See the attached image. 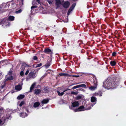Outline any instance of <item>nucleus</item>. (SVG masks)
I'll list each match as a JSON object with an SVG mask.
<instances>
[{"label":"nucleus","instance_id":"nucleus-1","mask_svg":"<svg viewBox=\"0 0 126 126\" xmlns=\"http://www.w3.org/2000/svg\"><path fill=\"white\" fill-rule=\"evenodd\" d=\"M117 85V84L115 83L111 78H109L104 82L103 86L108 89H114L115 88Z\"/></svg>","mask_w":126,"mask_h":126},{"label":"nucleus","instance_id":"nucleus-2","mask_svg":"<svg viewBox=\"0 0 126 126\" xmlns=\"http://www.w3.org/2000/svg\"><path fill=\"white\" fill-rule=\"evenodd\" d=\"M36 73L34 71H32L30 72L28 75L30 78L34 79L36 77Z\"/></svg>","mask_w":126,"mask_h":126},{"label":"nucleus","instance_id":"nucleus-3","mask_svg":"<svg viewBox=\"0 0 126 126\" xmlns=\"http://www.w3.org/2000/svg\"><path fill=\"white\" fill-rule=\"evenodd\" d=\"M79 103L78 101H75L72 103V106L70 107V108L71 109L74 110L73 107H78L79 106Z\"/></svg>","mask_w":126,"mask_h":126},{"label":"nucleus","instance_id":"nucleus-4","mask_svg":"<svg viewBox=\"0 0 126 126\" xmlns=\"http://www.w3.org/2000/svg\"><path fill=\"white\" fill-rule=\"evenodd\" d=\"M85 110L84 106H80L78 108L74 110L75 112H77L84 111Z\"/></svg>","mask_w":126,"mask_h":126},{"label":"nucleus","instance_id":"nucleus-5","mask_svg":"<svg viewBox=\"0 0 126 126\" xmlns=\"http://www.w3.org/2000/svg\"><path fill=\"white\" fill-rule=\"evenodd\" d=\"M76 4L75 3H73L71 7H70L69 10H68V13L67 14L69 15L70 13L71 12V11L73 10L74 8L76 6Z\"/></svg>","mask_w":126,"mask_h":126},{"label":"nucleus","instance_id":"nucleus-6","mask_svg":"<svg viewBox=\"0 0 126 126\" xmlns=\"http://www.w3.org/2000/svg\"><path fill=\"white\" fill-rule=\"evenodd\" d=\"M6 119L5 117L4 116L2 117L0 119V125H3L5 123Z\"/></svg>","mask_w":126,"mask_h":126},{"label":"nucleus","instance_id":"nucleus-7","mask_svg":"<svg viewBox=\"0 0 126 126\" xmlns=\"http://www.w3.org/2000/svg\"><path fill=\"white\" fill-rule=\"evenodd\" d=\"M70 5V3L69 2H65L63 4V7L65 8H67Z\"/></svg>","mask_w":126,"mask_h":126},{"label":"nucleus","instance_id":"nucleus-8","mask_svg":"<svg viewBox=\"0 0 126 126\" xmlns=\"http://www.w3.org/2000/svg\"><path fill=\"white\" fill-rule=\"evenodd\" d=\"M56 4L57 6V9L59 7L60 5L61 4V2L60 0H56Z\"/></svg>","mask_w":126,"mask_h":126},{"label":"nucleus","instance_id":"nucleus-9","mask_svg":"<svg viewBox=\"0 0 126 126\" xmlns=\"http://www.w3.org/2000/svg\"><path fill=\"white\" fill-rule=\"evenodd\" d=\"M36 84V83L34 82L33 83L32 85L30 88V91L29 92H31L32 91V90L34 88Z\"/></svg>","mask_w":126,"mask_h":126},{"label":"nucleus","instance_id":"nucleus-10","mask_svg":"<svg viewBox=\"0 0 126 126\" xmlns=\"http://www.w3.org/2000/svg\"><path fill=\"white\" fill-rule=\"evenodd\" d=\"M41 92V90L40 89H36L35 90L34 94H40Z\"/></svg>","mask_w":126,"mask_h":126},{"label":"nucleus","instance_id":"nucleus-11","mask_svg":"<svg viewBox=\"0 0 126 126\" xmlns=\"http://www.w3.org/2000/svg\"><path fill=\"white\" fill-rule=\"evenodd\" d=\"M91 101L93 102H95V104L96 103V98L94 96H92L91 98Z\"/></svg>","mask_w":126,"mask_h":126},{"label":"nucleus","instance_id":"nucleus-12","mask_svg":"<svg viewBox=\"0 0 126 126\" xmlns=\"http://www.w3.org/2000/svg\"><path fill=\"white\" fill-rule=\"evenodd\" d=\"M25 97L24 94H20L17 97V99L18 100H20L23 99Z\"/></svg>","mask_w":126,"mask_h":126},{"label":"nucleus","instance_id":"nucleus-13","mask_svg":"<svg viewBox=\"0 0 126 126\" xmlns=\"http://www.w3.org/2000/svg\"><path fill=\"white\" fill-rule=\"evenodd\" d=\"M97 88V86L95 85V86H91L89 88V90L93 91L96 89Z\"/></svg>","mask_w":126,"mask_h":126},{"label":"nucleus","instance_id":"nucleus-14","mask_svg":"<svg viewBox=\"0 0 126 126\" xmlns=\"http://www.w3.org/2000/svg\"><path fill=\"white\" fill-rule=\"evenodd\" d=\"M15 89L18 91L20 90L21 89V87L20 85H18L15 87Z\"/></svg>","mask_w":126,"mask_h":126},{"label":"nucleus","instance_id":"nucleus-15","mask_svg":"<svg viewBox=\"0 0 126 126\" xmlns=\"http://www.w3.org/2000/svg\"><path fill=\"white\" fill-rule=\"evenodd\" d=\"M13 79V77L12 76H10L7 78L6 80H4V82H5L6 81H7L8 80H11Z\"/></svg>","mask_w":126,"mask_h":126},{"label":"nucleus","instance_id":"nucleus-16","mask_svg":"<svg viewBox=\"0 0 126 126\" xmlns=\"http://www.w3.org/2000/svg\"><path fill=\"white\" fill-rule=\"evenodd\" d=\"M40 105L39 102H35L33 105V107L35 108H36L38 107Z\"/></svg>","mask_w":126,"mask_h":126},{"label":"nucleus","instance_id":"nucleus-17","mask_svg":"<svg viewBox=\"0 0 126 126\" xmlns=\"http://www.w3.org/2000/svg\"><path fill=\"white\" fill-rule=\"evenodd\" d=\"M27 116V114L26 113H22L20 114V116L22 118H24Z\"/></svg>","mask_w":126,"mask_h":126},{"label":"nucleus","instance_id":"nucleus-18","mask_svg":"<svg viewBox=\"0 0 126 126\" xmlns=\"http://www.w3.org/2000/svg\"><path fill=\"white\" fill-rule=\"evenodd\" d=\"M49 102V100L47 99H45L43 100L42 102V104H45Z\"/></svg>","mask_w":126,"mask_h":126},{"label":"nucleus","instance_id":"nucleus-19","mask_svg":"<svg viewBox=\"0 0 126 126\" xmlns=\"http://www.w3.org/2000/svg\"><path fill=\"white\" fill-rule=\"evenodd\" d=\"M44 51L45 53H48L51 52V51L50 49L47 48L45 49Z\"/></svg>","mask_w":126,"mask_h":126},{"label":"nucleus","instance_id":"nucleus-20","mask_svg":"<svg viewBox=\"0 0 126 126\" xmlns=\"http://www.w3.org/2000/svg\"><path fill=\"white\" fill-rule=\"evenodd\" d=\"M14 17L13 16H10L8 17V20H9L12 21L14 20Z\"/></svg>","mask_w":126,"mask_h":126},{"label":"nucleus","instance_id":"nucleus-21","mask_svg":"<svg viewBox=\"0 0 126 126\" xmlns=\"http://www.w3.org/2000/svg\"><path fill=\"white\" fill-rule=\"evenodd\" d=\"M110 64L111 66H114L116 65V63L115 61H112L110 62Z\"/></svg>","mask_w":126,"mask_h":126},{"label":"nucleus","instance_id":"nucleus-22","mask_svg":"<svg viewBox=\"0 0 126 126\" xmlns=\"http://www.w3.org/2000/svg\"><path fill=\"white\" fill-rule=\"evenodd\" d=\"M57 92L58 95L59 96H62L64 94V91L61 93H60V92L58 91H57Z\"/></svg>","mask_w":126,"mask_h":126},{"label":"nucleus","instance_id":"nucleus-23","mask_svg":"<svg viewBox=\"0 0 126 126\" xmlns=\"http://www.w3.org/2000/svg\"><path fill=\"white\" fill-rule=\"evenodd\" d=\"M79 88H80L81 87H83L84 88H86V85L85 84H81L80 85H78Z\"/></svg>","mask_w":126,"mask_h":126},{"label":"nucleus","instance_id":"nucleus-24","mask_svg":"<svg viewBox=\"0 0 126 126\" xmlns=\"http://www.w3.org/2000/svg\"><path fill=\"white\" fill-rule=\"evenodd\" d=\"M94 95L95 96L99 95L100 96H102V94L101 92H99V93H95L94 94Z\"/></svg>","mask_w":126,"mask_h":126},{"label":"nucleus","instance_id":"nucleus-25","mask_svg":"<svg viewBox=\"0 0 126 126\" xmlns=\"http://www.w3.org/2000/svg\"><path fill=\"white\" fill-rule=\"evenodd\" d=\"M59 75L61 76H67V74L64 73H59Z\"/></svg>","mask_w":126,"mask_h":126},{"label":"nucleus","instance_id":"nucleus-26","mask_svg":"<svg viewBox=\"0 0 126 126\" xmlns=\"http://www.w3.org/2000/svg\"><path fill=\"white\" fill-rule=\"evenodd\" d=\"M25 104V102L23 101L21 102L20 104L19 105V106L21 107L22 106Z\"/></svg>","mask_w":126,"mask_h":126},{"label":"nucleus","instance_id":"nucleus-27","mask_svg":"<svg viewBox=\"0 0 126 126\" xmlns=\"http://www.w3.org/2000/svg\"><path fill=\"white\" fill-rule=\"evenodd\" d=\"M82 98L81 95H78L76 97V99H80Z\"/></svg>","mask_w":126,"mask_h":126},{"label":"nucleus","instance_id":"nucleus-28","mask_svg":"<svg viewBox=\"0 0 126 126\" xmlns=\"http://www.w3.org/2000/svg\"><path fill=\"white\" fill-rule=\"evenodd\" d=\"M87 106H88L89 107L88 108H86V110H90L91 109V105L90 104H88V105L87 106Z\"/></svg>","mask_w":126,"mask_h":126},{"label":"nucleus","instance_id":"nucleus-29","mask_svg":"<svg viewBox=\"0 0 126 126\" xmlns=\"http://www.w3.org/2000/svg\"><path fill=\"white\" fill-rule=\"evenodd\" d=\"M42 65V64L41 63H40V64H37L36 65V68L38 67H39L41 66Z\"/></svg>","mask_w":126,"mask_h":126},{"label":"nucleus","instance_id":"nucleus-30","mask_svg":"<svg viewBox=\"0 0 126 126\" xmlns=\"http://www.w3.org/2000/svg\"><path fill=\"white\" fill-rule=\"evenodd\" d=\"M20 74L21 76H23L24 75V73L23 72V71H21L20 72Z\"/></svg>","mask_w":126,"mask_h":126},{"label":"nucleus","instance_id":"nucleus-31","mask_svg":"<svg viewBox=\"0 0 126 126\" xmlns=\"http://www.w3.org/2000/svg\"><path fill=\"white\" fill-rule=\"evenodd\" d=\"M22 11V10L20 9L19 10L16 11V13L17 14L19 13H21Z\"/></svg>","mask_w":126,"mask_h":126},{"label":"nucleus","instance_id":"nucleus-32","mask_svg":"<svg viewBox=\"0 0 126 126\" xmlns=\"http://www.w3.org/2000/svg\"><path fill=\"white\" fill-rule=\"evenodd\" d=\"M78 93L76 92H72L71 94H72L74 95H77L78 94Z\"/></svg>","mask_w":126,"mask_h":126},{"label":"nucleus","instance_id":"nucleus-33","mask_svg":"<svg viewBox=\"0 0 126 126\" xmlns=\"http://www.w3.org/2000/svg\"><path fill=\"white\" fill-rule=\"evenodd\" d=\"M79 88L78 86V85H76V86H74V87H73L72 88V89H76L77 88Z\"/></svg>","mask_w":126,"mask_h":126},{"label":"nucleus","instance_id":"nucleus-34","mask_svg":"<svg viewBox=\"0 0 126 126\" xmlns=\"http://www.w3.org/2000/svg\"><path fill=\"white\" fill-rule=\"evenodd\" d=\"M3 108L1 107H0V112H1L3 110Z\"/></svg>","mask_w":126,"mask_h":126},{"label":"nucleus","instance_id":"nucleus-35","mask_svg":"<svg viewBox=\"0 0 126 126\" xmlns=\"http://www.w3.org/2000/svg\"><path fill=\"white\" fill-rule=\"evenodd\" d=\"M37 7V6H33L31 7V9H32L33 8H36Z\"/></svg>","mask_w":126,"mask_h":126},{"label":"nucleus","instance_id":"nucleus-36","mask_svg":"<svg viewBox=\"0 0 126 126\" xmlns=\"http://www.w3.org/2000/svg\"><path fill=\"white\" fill-rule=\"evenodd\" d=\"M29 70H27L26 71V72L25 73V75H27L28 73H29Z\"/></svg>","mask_w":126,"mask_h":126},{"label":"nucleus","instance_id":"nucleus-37","mask_svg":"<svg viewBox=\"0 0 126 126\" xmlns=\"http://www.w3.org/2000/svg\"><path fill=\"white\" fill-rule=\"evenodd\" d=\"M48 2V3L49 4H51L52 3V1L51 0H48L47 1Z\"/></svg>","mask_w":126,"mask_h":126},{"label":"nucleus","instance_id":"nucleus-38","mask_svg":"<svg viewBox=\"0 0 126 126\" xmlns=\"http://www.w3.org/2000/svg\"><path fill=\"white\" fill-rule=\"evenodd\" d=\"M21 70L22 71H24V70L25 69V68L24 66H23V65H22V67H21Z\"/></svg>","mask_w":126,"mask_h":126},{"label":"nucleus","instance_id":"nucleus-39","mask_svg":"<svg viewBox=\"0 0 126 126\" xmlns=\"http://www.w3.org/2000/svg\"><path fill=\"white\" fill-rule=\"evenodd\" d=\"M33 59L34 60H37V57L36 56H34L33 57Z\"/></svg>","mask_w":126,"mask_h":126},{"label":"nucleus","instance_id":"nucleus-40","mask_svg":"<svg viewBox=\"0 0 126 126\" xmlns=\"http://www.w3.org/2000/svg\"><path fill=\"white\" fill-rule=\"evenodd\" d=\"M2 78V75L1 73H0V79Z\"/></svg>","mask_w":126,"mask_h":126},{"label":"nucleus","instance_id":"nucleus-41","mask_svg":"<svg viewBox=\"0 0 126 126\" xmlns=\"http://www.w3.org/2000/svg\"><path fill=\"white\" fill-rule=\"evenodd\" d=\"M72 77H79V75H72Z\"/></svg>","mask_w":126,"mask_h":126},{"label":"nucleus","instance_id":"nucleus-42","mask_svg":"<svg viewBox=\"0 0 126 126\" xmlns=\"http://www.w3.org/2000/svg\"><path fill=\"white\" fill-rule=\"evenodd\" d=\"M116 53L115 52H113L112 53V55L113 56H115V55H116Z\"/></svg>","mask_w":126,"mask_h":126},{"label":"nucleus","instance_id":"nucleus-43","mask_svg":"<svg viewBox=\"0 0 126 126\" xmlns=\"http://www.w3.org/2000/svg\"><path fill=\"white\" fill-rule=\"evenodd\" d=\"M35 0H33V1L32 3V4L33 5H34L35 4Z\"/></svg>","mask_w":126,"mask_h":126},{"label":"nucleus","instance_id":"nucleus-44","mask_svg":"<svg viewBox=\"0 0 126 126\" xmlns=\"http://www.w3.org/2000/svg\"><path fill=\"white\" fill-rule=\"evenodd\" d=\"M36 1L38 2V3H40V0H36Z\"/></svg>","mask_w":126,"mask_h":126},{"label":"nucleus","instance_id":"nucleus-45","mask_svg":"<svg viewBox=\"0 0 126 126\" xmlns=\"http://www.w3.org/2000/svg\"><path fill=\"white\" fill-rule=\"evenodd\" d=\"M5 84H4V85H2L1 86V88H3L4 86H5Z\"/></svg>","mask_w":126,"mask_h":126},{"label":"nucleus","instance_id":"nucleus-46","mask_svg":"<svg viewBox=\"0 0 126 126\" xmlns=\"http://www.w3.org/2000/svg\"><path fill=\"white\" fill-rule=\"evenodd\" d=\"M72 75H69V74H67V76H68V77H72Z\"/></svg>","mask_w":126,"mask_h":126},{"label":"nucleus","instance_id":"nucleus-47","mask_svg":"<svg viewBox=\"0 0 126 126\" xmlns=\"http://www.w3.org/2000/svg\"><path fill=\"white\" fill-rule=\"evenodd\" d=\"M50 65V64H48V65H46V66H47V67H49V66Z\"/></svg>","mask_w":126,"mask_h":126},{"label":"nucleus","instance_id":"nucleus-48","mask_svg":"<svg viewBox=\"0 0 126 126\" xmlns=\"http://www.w3.org/2000/svg\"><path fill=\"white\" fill-rule=\"evenodd\" d=\"M70 89H67L65 90H64V92H65V91H67V90H70Z\"/></svg>","mask_w":126,"mask_h":126},{"label":"nucleus","instance_id":"nucleus-49","mask_svg":"<svg viewBox=\"0 0 126 126\" xmlns=\"http://www.w3.org/2000/svg\"><path fill=\"white\" fill-rule=\"evenodd\" d=\"M22 2V4H23V0H21Z\"/></svg>","mask_w":126,"mask_h":126},{"label":"nucleus","instance_id":"nucleus-50","mask_svg":"<svg viewBox=\"0 0 126 126\" xmlns=\"http://www.w3.org/2000/svg\"><path fill=\"white\" fill-rule=\"evenodd\" d=\"M1 22H0V25H1Z\"/></svg>","mask_w":126,"mask_h":126},{"label":"nucleus","instance_id":"nucleus-51","mask_svg":"<svg viewBox=\"0 0 126 126\" xmlns=\"http://www.w3.org/2000/svg\"><path fill=\"white\" fill-rule=\"evenodd\" d=\"M25 63H24V64H23V65H25Z\"/></svg>","mask_w":126,"mask_h":126},{"label":"nucleus","instance_id":"nucleus-52","mask_svg":"<svg viewBox=\"0 0 126 126\" xmlns=\"http://www.w3.org/2000/svg\"><path fill=\"white\" fill-rule=\"evenodd\" d=\"M79 83H78V84H79ZM78 84V83L75 84Z\"/></svg>","mask_w":126,"mask_h":126},{"label":"nucleus","instance_id":"nucleus-53","mask_svg":"<svg viewBox=\"0 0 126 126\" xmlns=\"http://www.w3.org/2000/svg\"><path fill=\"white\" fill-rule=\"evenodd\" d=\"M26 80H27V79H26Z\"/></svg>","mask_w":126,"mask_h":126},{"label":"nucleus","instance_id":"nucleus-54","mask_svg":"<svg viewBox=\"0 0 126 126\" xmlns=\"http://www.w3.org/2000/svg\"><path fill=\"white\" fill-rule=\"evenodd\" d=\"M27 66H28V67H29V66L28 65H27Z\"/></svg>","mask_w":126,"mask_h":126},{"label":"nucleus","instance_id":"nucleus-55","mask_svg":"<svg viewBox=\"0 0 126 126\" xmlns=\"http://www.w3.org/2000/svg\"><path fill=\"white\" fill-rule=\"evenodd\" d=\"M27 112H28V111L27 110Z\"/></svg>","mask_w":126,"mask_h":126}]
</instances>
